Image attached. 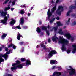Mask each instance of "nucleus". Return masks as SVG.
I'll use <instances>...</instances> for the list:
<instances>
[{
	"mask_svg": "<svg viewBox=\"0 0 76 76\" xmlns=\"http://www.w3.org/2000/svg\"><path fill=\"white\" fill-rule=\"evenodd\" d=\"M59 39L58 42L59 44H62L63 45L61 48L63 51H64L66 50V45H67L69 44V41L64 39L63 38V37H59Z\"/></svg>",
	"mask_w": 76,
	"mask_h": 76,
	"instance_id": "nucleus-1",
	"label": "nucleus"
},
{
	"mask_svg": "<svg viewBox=\"0 0 76 76\" xmlns=\"http://www.w3.org/2000/svg\"><path fill=\"white\" fill-rule=\"evenodd\" d=\"M41 47H42L43 49L45 50H47L50 51V53L48 54L49 57H52L53 54H57V52L55 51V50H52V48L51 47H50L48 48H46V47H45V46L43 44H42L41 45Z\"/></svg>",
	"mask_w": 76,
	"mask_h": 76,
	"instance_id": "nucleus-2",
	"label": "nucleus"
},
{
	"mask_svg": "<svg viewBox=\"0 0 76 76\" xmlns=\"http://www.w3.org/2000/svg\"><path fill=\"white\" fill-rule=\"evenodd\" d=\"M12 53V50H10L8 52H7L4 55H3L2 54H0V64H1V63L2 62H4V59L2 58V57H4V58H5V60H6L7 59V57H8V55L7 54H10V53Z\"/></svg>",
	"mask_w": 76,
	"mask_h": 76,
	"instance_id": "nucleus-3",
	"label": "nucleus"
},
{
	"mask_svg": "<svg viewBox=\"0 0 76 76\" xmlns=\"http://www.w3.org/2000/svg\"><path fill=\"white\" fill-rule=\"evenodd\" d=\"M63 7L62 6H59L56 11L57 14H58L59 16L61 15V12L63 10Z\"/></svg>",
	"mask_w": 76,
	"mask_h": 76,
	"instance_id": "nucleus-4",
	"label": "nucleus"
},
{
	"mask_svg": "<svg viewBox=\"0 0 76 76\" xmlns=\"http://www.w3.org/2000/svg\"><path fill=\"white\" fill-rule=\"evenodd\" d=\"M65 37H67L68 39H70L71 41H73V40H74V37H71V36H70V33H67L65 34Z\"/></svg>",
	"mask_w": 76,
	"mask_h": 76,
	"instance_id": "nucleus-5",
	"label": "nucleus"
},
{
	"mask_svg": "<svg viewBox=\"0 0 76 76\" xmlns=\"http://www.w3.org/2000/svg\"><path fill=\"white\" fill-rule=\"evenodd\" d=\"M69 68H70V69H69V74L70 75H74L75 74V70L71 66H69Z\"/></svg>",
	"mask_w": 76,
	"mask_h": 76,
	"instance_id": "nucleus-6",
	"label": "nucleus"
},
{
	"mask_svg": "<svg viewBox=\"0 0 76 76\" xmlns=\"http://www.w3.org/2000/svg\"><path fill=\"white\" fill-rule=\"evenodd\" d=\"M23 66H25V65H21L20 64L18 65L17 66H14L13 67H12L11 68V70H16L17 69V68H18L19 69H22V67Z\"/></svg>",
	"mask_w": 76,
	"mask_h": 76,
	"instance_id": "nucleus-7",
	"label": "nucleus"
},
{
	"mask_svg": "<svg viewBox=\"0 0 76 76\" xmlns=\"http://www.w3.org/2000/svg\"><path fill=\"white\" fill-rule=\"evenodd\" d=\"M72 47L74 49H73L72 50V53L73 54H74L76 52V45L75 44H74L72 45Z\"/></svg>",
	"mask_w": 76,
	"mask_h": 76,
	"instance_id": "nucleus-8",
	"label": "nucleus"
},
{
	"mask_svg": "<svg viewBox=\"0 0 76 76\" xmlns=\"http://www.w3.org/2000/svg\"><path fill=\"white\" fill-rule=\"evenodd\" d=\"M12 47V48H13L14 49H15V48H16V46L12 43L10 44V45L8 46V48H11Z\"/></svg>",
	"mask_w": 76,
	"mask_h": 76,
	"instance_id": "nucleus-9",
	"label": "nucleus"
},
{
	"mask_svg": "<svg viewBox=\"0 0 76 76\" xmlns=\"http://www.w3.org/2000/svg\"><path fill=\"white\" fill-rule=\"evenodd\" d=\"M15 22H16V21H15V20L13 19H12L10 23V26H13V25H14V24L15 23Z\"/></svg>",
	"mask_w": 76,
	"mask_h": 76,
	"instance_id": "nucleus-10",
	"label": "nucleus"
},
{
	"mask_svg": "<svg viewBox=\"0 0 76 76\" xmlns=\"http://www.w3.org/2000/svg\"><path fill=\"white\" fill-rule=\"evenodd\" d=\"M52 39L53 41H55V42H56L58 39L56 37V36H55L53 37H52Z\"/></svg>",
	"mask_w": 76,
	"mask_h": 76,
	"instance_id": "nucleus-11",
	"label": "nucleus"
},
{
	"mask_svg": "<svg viewBox=\"0 0 76 76\" xmlns=\"http://www.w3.org/2000/svg\"><path fill=\"white\" fill-rule=\"evenodd\" d=\"M50 63L51 64H57L58 62L56 60H52L50 61Z\"/></svg>",
	"mask_w": 76,
	"mask_h": 76,
	"instance_id": "nucleus-12",
	"label": "nucleus"
},
{
	"mask_svg": "<svg viewBox=\"0 0 76 76\" xmlns=\"http://www.w3.org/2000/svg\"><path fill=\"white\" fill-rule=\"evenodd\" d=\"M20 25H19V26H18L16 27L13 26L12 27V29H16V28H18L19 29H21V28L20 27V26H19Z\"/></svg>",
	"mask_w": 76,
	"mask_h": 76,
	"instance_id": "nucleus-13",
	"label": "nucleus"
},
{
	"mask_svg": "<svg viewBox=\"0 0 76 76\" xmlns=\"http://www.w3.org/2000/svg\"><path fill=\"white\" fill-rule=\"evenodd\" d=\"M50 9H49L48 11L47 15L48 17H50L51 16V13L50 12Z\"/></svg>",
	"mask_w": 76,
	"mask_h": 76,
	"instance_id": "nucleus-14",
	"label": "nucleus"
},
{
	"mask_svg": "<svg viewBox=\"0 0 76 76\" xmlns=\"http://www.w3.org/2000/svg\"><path fill=\"white\" fill-rule=\"evenodd\" d=\"M22 37V35H20V34L18 32V36L17 37V38L18 40H20V37Z\"/></svg>",
	"mask_w": 76,
	"mask_h": 76,
	"instance_id": "nucleus-15",
	"label": "nucleus"
},
{
	"mask_svg": "<svg viewBox=\"0 0 76 76\" xmlns=\"http://www.w3.org/2000/svg\"><path fill=\"white\" fill-rule=\"evenodd\" d=\"M20 23L21 24L24 23V18H23V17H22L20 20Z\"/></svg>",
	"mask_w": 76,
	"mask_h": 76,
	"instance_id": "nucleus-16",
	"label": "nucleus"
},
{
	"mask_svg": "<svg viewBox=\"0 0 76 76\" xmlns=\"http://www.w3.org/2000/svg\"><path fill=\"white\" fill-rule=\"evenodd\" d=\"M20 62L19 61H16V63H14L12 64V66H16L17 64H19Z\"/></svg>",
	"mask_w": 76,
	"mask_h": 76,
	"instance_id": "nucleus-17",
	"label": "nucleus"
},
{
	"mask_svg": "<svg viewBox=\"0 0 76 76\" xmlns=\"http://www.w3.org/2000/svg\"><path fill=\"white\" fill-rule=\"evenodd\" d=\"M61 31H62V29H61V28H60L58 32L59 34H60V35H63L64 33H63V32Z\"/></svg>",
	"mask_w": 76,
	"mask_h": 76,
	"instance_id": "nucleus-18",
	"label": "nucleus"
},
{
	"mask_svg": "<svg viewBox=\"0 0 76 76\" xmlns=\"http://www.w3.org/2000/svg\"><path fill=\"white\" fill-rule=\"evenodd\" d=\"M30 64H31V62L30 61L28 60H27L26 65L27 66V65H30Z\"/></svg>",
	"mask_w": 76,
	"mask_h": 76,
	"instance_id": "nucleus-19",
	"label": "nucleus"
},
{
	"mask_svg": "<svg viewBox=\"0 0 76 76\" xmlns=\"http://www.w3.org/2000/svg\"><path fill=\"white\" fill-rule=\"evenodd\" d=\"M56 10V6L54 7L51 10V11L52 13H53L54 12L55 10Z\"/></svg>",
	"mask_w": 76,
	"mask_h": 76,
	"instance_id": "nucleus-20",
	"label": "nucleus"
},
{
	"mask_svg": "<svg viewBox=\"0 0 76 76\" xmlns=\"http://www.w3.org/2000/svg\"><path fill=\"white\" fill-rule=\"evenodd\" d=\"M10 9V5H8L7 7H6L4 9V10H5V11H6V10H9Z\"/></svg>",
	"mask_w": 76,
	"mask_h": 76,
	"instance_id": "nucleus-21",
	"label": "nucleus"
},
{
	"mask_svg": "<svg viewBox=\"0 0 76 76\" xmlns=\"http://www.w3.org/2000/svg\"><path fill=\"white\" fill-rule=\"evenodd\" d=\"M36 31L38 33H40V32H41V29L39 27L37 28L36 29Z\"/></svg>",
	"mask_w": 76,
	"mask_h": 76,
	"instance_id": "nucleus-22",
	"label": "nucleus"
},
{
	"mask_svg": "<svg viewBox=\"0 0 76 76\" xmlns=\"http://www.w3.org/2000/svg\"><path fill=\"white\" fill-rule=\"evenodd\" d=\"M7 34L5 33H4L3 35L1 37V38L2 39H4L5 38V37H6Z\"/></svg>",
	"mask_w": 76,
	"mask_h": 76,
	"instance_id": "nucleus-23",
	"label": "nucleus"
},
{
	"mask_svg": "<svg viewBox=\"0 0 76 76\" xmlns=\"http://www.w3.org/2000/svg\"><path fill=\"white\" fill-rule=\"evenodd\" d=\"M25 12L23 11V10H20L19 11V13L21 14V15H23L24 14Z\"/></svg>",
	"mask_w": 76,
	"mask_h": 76,
	"instance_id": "nucleus-24",
	"label": "nucleus"
},
{
	"mask_svg": "<svg viewBox=\"0 0 76 76\" xmlns=\"http://www.w3.org/2000/svg\"><path fill=\"white\" fill-rule=\"evenodd\" d=\"M47 28L46 27H45L44 26H42V30H47Z\"/></svg>",
	"mask_w": 76,
	"mask_h": 76,
	"instance_id": "nucleus-25",
	"label": "nucleus"
},
{
	"mask_svg": "<svg viewBox=\"0 0 76 76\" xmlns=\"http://www.w3.org/2000/svg\"><path fill=\"white\" fill-rule=\"evenodd\" d=\"M76 7H74L73 6H71L69 7V8L71 9H75Z\"/></svg>",
	"mask_w": 76,
	"mask_h": 76,
	"instance_id": "nucleus-26",
	"label": "nucleus"
},
{
	"mask_svg": "<svg viewBox=\"0 0 76 76\" xmlns=\"http://www.w3.org/2000/svg\"><path fill=\"white\" fill-rule=\"evenodd\" d=\"M16 0H14L12 2V6H14L15 4V2H16Z\"/></svg>",
	"mask_w": 76,
	"mask_h": 76,
	"instance_id": "nucleus-27",
	"label": "nucleus"
},
{
	"mask_svg": "<svg viewBox=\"0 0 76 76\" xmlns=\"http://www.w3.org/2000/svg\"><path fill=\"white\" fill-rule=\"evenodd\" d=\"M57 24L58 26H62V24H60V22H57Z\"/></svg>",
	"mask_w": 76,
	"mask_h": 76,
	"instance_id": "nucleus-28",
	"label": "nucleus"
},
{
	"mask_svg": "<svg viewBox=\"0 0 76 76\" xmlns=\"http://www.w3.org/2000/svg\"><path fill=\"white\" fill-rule=\"evenodd\" d=\"M54 20H55V18H53V19H52V20H50V23H53V22Z\"/></svg>",
	"mask_w": 76,
	"mask_h": 76,
	"instance_id": "nucleus-29",
	"label": "nucleus"
},
{
	"mask_svg": "<svg viewBox=\"0 0 76 76\" xmlns=\"http://www.w3.org/2000/svg\"><path fill=\"white\" fill-rule=\"evenodd\" d=\"M66 53L67 54H69V53H70V49H68L67 50Z\"/></svg>",
	"mask_w": 76,
	"mask_h": 76,
	"instance_id": "nucleus-30",
	"label": "nucleus"
},
{
	"mask_svg": "<svg viewBox=\"0 0 76 76\" xmlns=\"http://www.w3.org/2000/svg\"><path fill=\"white\" fill-rule=\"evenodd\" d=\"M70 18H69L68 19V21H67L66 22V23L67 24V25H69V23H70Z\"/></svg>",
	"mask_w": 76,
	"mask_h": 76,
	"instance_id": "nucleus-31",
	"label": "nucleus"
},
{
	"mask_svg": "<svg viewBox=\"0 0 76 76\" xmlns=\"http://www.w3.org/2000/svg\"><path fill=\"white\" fill-rule=\"evenodd\" d=\"M70 12H71V11H68L66 13V16H69V14Z\"/></svg>",
	"mask_w": 76,
	"mask_h": 76,
	"instance_id": "nucleus-32",
	"label": "nucleus"
},
{
	"mask_svg": "<svg viewBox=\"0 0 76 76\" xmlns=\"http://www.w3.org/2000/svg\"><path fill=\"white\" fill-rule=\"evenodd\" d=\"M25 60L26 59L24 58H22L21 59V61H25Z\"/></svg>",
	"mask_w": 76,
	"mask_h": 76,
	"instance_id": "nucleus-33",
	"label": "nucleus"
},
{
	"mask_svg": "<svg viewBox=\"0 0 76 76\" xmlns=\"http://www.w3.org/2000/svg\"><path fill=\"white\" fill-rule=\"evenodd\" d=\"M72 22H73V25H76V21H74L73 20H72Z\"/></svg>",
	"mask_w": 76,
	"mask_h": 76,
	"instance_id": "nucleus-34",
	"label": "nucleus"
},
{
	"mask_svg": "<svg viewBox=\"0 0 76 76\" xmlns=\"http://www.w3.org/2000/svg\"><path fill=\"white\" fill-rule=\"evenodd\" d=\"M9 1V0H7L5 2H4V3L3 4H6V3H7V2Z\"/></svg>",
	"mask_w": 76,
	"mask_h": 76,
	"instance_id": "nucleus-35",
	"label": "nucleus"
},
{
	"mask_svg": "<svg viewBox=\"0 0 76 76\" xmlns=\"http://www.w3.org/2000/svg\"><path fill=\"white\" fill-rule=\"evenodd\" d=\"M58 27H57V26H56V27L54 28V31H56Z\"/></svg>",
	"mask_w": 76,
	"mask_h": 76,
	"instance_id": "nucleus-36",
	"label": "nucleus"
},
{
	"mask_svg": "<svg viewBox=\"0 0 76 76\" xmlns=\"http://www.w3.org/2000/svg\"><path fill=\"white\" fill-rule=\"evenodd\" d=\"M46 34H47L48 35H49L50 34H49V32H48V31H46Z\"/></svg>",
	"mask_w": 76,
	"mask_h": 76,
	"instance_id": "nucleus-37",
	"label": "nucleus"
},
{
	"mask_svg": "<svg viewBox=\"0 0 76 76\" xmlns=\"http://www.w3.org/2000/svg\"><path fill=\"white\" fill-rule=\"evenodd\" d=\"M51 27L49 25H48V27H47V28H48V29H50V28H51Z\"/></svg>",
	"mask_w": 76,
	"mask_h": 76,
	"instance_id": "nucleus-38",
	"label": "nucleus"
},
{
	"mask_svg": "<svg viewBox=\"0 0 76 76\" xmlns=\"http://www.w3.org/2000/svg\"><path fill=\"white\" fill-rule=\"evenodd\" d=\"M51 42V40L50 39H48V42Z\"/></svg>",
	"mask_w": 76,
	"mask_h": 76,
	"instance_id": "nucleus-39",
	"label": "nucleus"
},
{
	"mask_svg": "<svg viewBox=\"0 0 76 76\" xmlns=\"http://www.w3.org/2000/svg\"><path fill=\"white\" fill-rule=\"evenodd\" d=\"M5 50L6 51H8V48H6Z\"/></svg>",
	"mask_w": 76,
	"mask_h": 76,
	"instance_id": "nucleus-40",
	"label": "nucleus"
},
{
	"mask_svg": "<svg viewBox=\"0 0 76 76\" xmlns=\"http://www.w3.org/2000/svg\"><path fill=\"white\" fill-rule=\"evenodd\" d=\"M56 19H57V20H59V19H60V18H59V17H56Z\"/></svg>",
	"mask_w": 76,
	"mask_h": 76,
	"instance_id": "nucleus-41",
	"label": "nucleus"
},
{
	"mask_svg": "<svg viewBox=\"0 0 76 76\" xmlns=\"http://www.w3.org/2000/svg\"><path fill=\"white\" fill-rule=\"evenodd\" d=\"M31 15V13H28V16H29Z\"/></svg>",
	"mask_w": 76,
	"mask_h": 76,
	"instance_id": "nucleus-42",
	"label": "nucleus"
},
{
	"mask_svg": "<svg viewBox=\"0 0 76 76\" xmlns=\"http://www.w3.org/2000/svg\"><path fill=\"white\" fill-rule=\"evenodd\" d=\"M14 8H11V10L12 11H13V10H14Z\"/></svg>",
	"mask_w": 76,
	"mask_h": 76,
	"instance_id": "nucleus-43",
	"label": "nucleus"
},
{
	"mask_svg": "<svg viewBox=\"0 0 76 76\" xmlns=\"http://www.w3.org/2000/svg\"><path fill=\"white\" fill-rule=\"evenodd\" d=\"M7 16L8 18H10V16H9V15L8 14H7Z\"/></svg>",
	"mask_w": 76,
	"mask_h": 76,
	"instance_id": "nucleus-44",
	"label": "nucleus"
},
{
	"mask_svg": "<svg viewBox=\"0 0 76 76\" xmlns=\"http://www.w3.org/2000/svg\"><path fill=\"white\" fill-rule=\"evenodd\" d=\"M58 2H59V0H57L56 3H57Z\"/></svg>",
	"mask_w": 76,
	"mask_h": 76,
	"instance_id": "nucleus-45",
	"label": "nucleus"
},
{
	"mask_svg": "<svg viewBox=\"0 0 76 76\" xmlns=\"http://www.w3.org/2000/svg\"><path fill=\"white\" fill-rule=\"evenodd\" d=\"M12 3V0H10L9 2V4L11 3Z\"/></svg>",
	"mask_w": 76,
	"mask_h": 76,
	"instance_id": "nucleus-46",
	"label": "nucleus"
},
{
	"mask_svg": "<svg viewBox=\"0 0 76 76\" xmlns=\"http://www.w3.org/2000/svg\"><path fill=\"white\" fill-rule=\"evenodd\" d=\"M55 68H56V66H53L52 67V69H55Z\"/></svg>",
	"mask_w": 76,
	"mask_h": 76,
	"instance_id": "nucleus-47",
	"label": "nucleus"
},
{
	"mask_svg": "<svg viewBox=\"0 0 76 76\" xmlns=\"http://www.w3.org/2000/svg\"><path fill=\"white\" fill-rule=\"evenodd\" d=\"M23 44V42H20V45H22Z\"/></svg>",
	"mask_w": 76,
	"mask_h": 76,
	"instance_id": "nucleus-48",
	"label": "nucleus"
},
{
	"mask_svg": "<svg viewBox=\"0 0 76 76\" xmlns=\"http://www.w3.org/2000/svg\"><path fill=\"white\" fill-rule=\"evenodd\" d=\"M2 50V48H0V51H1Z\"/></svg>",
	"mask_w": 76,
	"mask_h": 76,
	"instance_id": "nucleus-49",
	"label": "nucleus"
},
{
	"mask_svg": "<svg viewBox=\"0 0 76 76\" xmlns=\"http://www.w3.org/2000/svg\"><path fill=\"white\" fill-rule=\"evenodd\" d=\"M23 7H26V6L25 5L23 6Z\"/></svg>",
	"mask_w": 76,
	"mask_h": 76,
	"instance_id": "nucleus-50",
	"label": "nucleus"
},
{
	"mask_svg": "<svg viewBox=\"0 0 76 76\" xmlns=\"http://www.w3.org/2000/svg\"><path fill=\"white\" fill-rule=\"evenodd\" d=\"M65 32H67V31L66 30H65Z\"/></svg>",
	"mask_w": 76,
	"mask_h": 76,
	"instance_id": "nucleus-51",
	"label": "nucleus"
},
{
	"mask_svg": "<svg viewBox=\"0 0 76 76\" xmlns=\"http://www.w3.org/2000/svg\"><path fill=\"white\" fill-rule=\"evenodd\" d=\"M38 47H39V46L38 45L36 47V48H38Z\"/></svg>",
	"mask_w": 76,
	"mask_h": 76,
	"instance_id": "nucleus-52",
	"label": "nucleus"
},
{
	"mask_svg": "<svg viewBox=\"0 0 76 76\" xmlns=\"http://www.w3.org/2000/svg\"><path fill=\"white\" fill-rule=\"evenodd\" d=\"M33 7H31V10H32V9H33Z\"/></svg>",
	"mask_w": 76,
	"mask_h": 76,
	"instance_id": "nucleus-53",
	"label": "nucleus"
},
{
	"mask_svg": "<svg viewBox=\"0 0 76 76\" xmlns=\"http://www.w3.org/2000/svg\"><path fill=\"white\" fill-rule=\"evenodd\" d=\"M26 20H27V19H28V17H26Z\"/></svg>",
	"mask_w": 76,
	"mask_h": 76,
	"instance_id": "nucleus-54",
	"label": "nucleus"
},
{
	"mask_svg": "<svg viewBox=\"0 0 76 76\" xmlns=\"http://www.w3.org/2000/svg\"><path fill=\"white\" fill-rule=\"evenodd\" d=\"M64 28H66V27H64Z\"/></svg>",
	"mask_w": 76,
	"mask_h": 76,
	"instance_id": "nucleus-55",
	"label": "nucleus"
},
{
	"mask_svg": "<svg viewBox=\"0 0 76 76\" xmlns=\"http://www.w3.org/2000/svg\"><path fill=\"white\" fill-rule=\"evenodd\" d=\"M52 3H53V1H52Z\"/></svg>",
	"mask_w": 76,
	"mask_h": 76,
	"instance_id": "nucleus-56",
	"label": "nucleus"
},
{
	"mask_svg": "<svg viewBox=\"0 0 76 76\" xmlns=\"http://www.w3.org/2000/svg\"><path fill=\"white\" fill-rule=\"evenodd\" d=\"M31 76H35V75H31Z\"/></svg>",
	"mask_w": 76,
	"mask_h": 76,
	"instance_id": "nucleus-57",
	"label": "nucleus"
},
{
	"mask_svg": "<svg viewBox=\"0 0 76 76\" xmlns=\"http://www.w3.org/2000/svg\"><path fill=\"white\" fill-rule=\"evenodd\" d=\"M75 6H76V3H75Z\"/></svg>",
	"mask_w": 76,
	"mask_h": 76,
	"instance_id": "nucleus-58",
	"label": "nucleus"
},
{
	"mask_svg": "<svg viewBox=\"0 0 76 76\" xmlns=\"http://www.w3.org/2000/svg\"><path fill=\"white\" fill-rule=\"evenodd\" d=\"M26 28H27V27H26Z\"/></svg>",
	"mask_w": 76,
	"mask_h": 76,
	"instance_id": "nucleus-59",
	"label": "nucleus"
},
{
	"mask_svg": "<svg viewBox=\"0 0 76 76\" xmlns=\"http://www.w3.org/2000/svg\"><path fill=\"white\" fill-rule=\"evenodd\" d=\"M45 44H47V43L46 42H45Z\"/></svg>",
	"mask_w": 76,
	"mask_h": 76,
	"instance_id": "nucleus-60",
	"label": "nucleus"
},
{
	"mask_svg": "<svg viewBox=\"0 0 76 76\" xmlns=\"http://www.w3.org/2000/svg\"><path fill=\"white\" fill-rule=\"evenodd\" d=\"M57 68H59V67H57Z\"/></svg>",
	"mask_w": 76,
	"mask_h": 76,
	"instance_id": "nucleus-61",
	"label": "nucleus"
},
{
	"mask_svg": "<svg viewBox=\"0 0 76 76\" xmlns=\"http://www.w3.org/2000/svg\"><path fill=\"white\" fill-rule=\"evenodd\" d=\"M23 64H25V63H24Z\"/></svg>",
	"mask_w": 76,
	"mask_h": 76,
	"instance_id": "nucleus-62",
	"label": "nucleus"
}]
</instances>
